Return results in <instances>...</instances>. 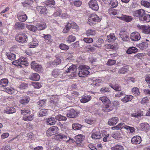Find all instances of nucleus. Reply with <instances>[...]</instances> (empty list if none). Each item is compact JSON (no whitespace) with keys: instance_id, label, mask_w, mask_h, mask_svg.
I'll return each mask as SVG.
<instances>
[{"instance_id":"1","label":"nucleus","mask_w":150,"mask_h":150,"mask_svg":"<svg viewBox=\"0 0 150 150\" xmlns=\"http://www.w3.org/2000/svg\"><path fill=\"white\" fill-rule=\"evenodd\" d=\"M105 105L103 110L106 112H109L113 109V108L111 106L110 102V100L105 96L101 97L99 98Z\"/></svg>"},{"instance_id":"2","label":"nucleus","mask_w":150,"mask_h":150,"mask_svg":"<svg viewBox=\"0 0 150 150\" xmlns=\"http://www.w3.org/2000/svg\"><path fill=\"white\" fill-rule=\"evenodd\" d=\"M80 70L78 75L80 77H84L89 73L88 70L90 69L89 66L86 65H81L79 67Z\"/></svg>"},{"instance_id":"3","label":"nucleus","mask_w":150,"mask_h":150,"mask_svg":"<svg viewBox=\"0 0 150 150\" xmlns=\"http://www.w3.org/2000/svg\"><path fill=\"white\" fill-rule=\"evenodd\" d=\"M16 41L19 43H23L27 42L28 37L27 35L23 33H19L15 37Z\"/></svg>"},{"instance_id":"4","label":"nucleus","mask_w":150,"mask_h":150,"mask_svg":"<svg viewBox=\"0 0 150 150\" xmlns=\"http://www.w3.org/2000/svg\"><path fill=\"white\" fill-rule=\"evenodd\" d=\"M100 19L96 14H91L88 18V23L90 25L92 24H95L96 23H98L100 21Z\"/></svg>"},{"instance_id":"5","label":"nucleus","mask_w":150,"mask_h":150,"mask_svg":"<svg viewBox=\"0 0 150 150\" xmlns=\"http://www.w3.org/2000/svg\"><path fill=\"white\" fill-rule=\"evenodd\" d=\"M12 63L13 64L18 66H21V65L28 66V64L27 61V59L24 57L20 58L19 59L13 61Z\"/></svg>"},{"instance_id":"6","label":"nucleus","mask_w":150,"mask_h":150,"mask_svg":"<svg viewBox=\"0 0 150 150\" xmlns=\"http://www.w3.org/2000/svg\"><path fill=\"white\" fill-rule=\"evenodd\" d=\"M59 132V129L57 126H53L49 128L47 131V134L48 136H51L54 135Z\"/></svg>"},{"instance_id":"7","label":"nucleus","mask_w":150,"mask_h":150,"mask_svg":"<svg viewBox=\"0 0 150 150\" xmlns=\"http://www.w3.org/2000/svg\"><path fill=\"white\" fill-rule=\"evenodd\" d=\"M91 137L93 139H100L101 137L100 130L98 128H95L92 131Z\"/></svg>"},{"instance_id":"8","label":"nucleus","mask_w":150,"mask_h":150,"mask_svg":"<svg viewBox=\"0 0 150 150\" xmlns=\"http://www.w3.org/2000/svg\"><path fill=\"white\" fill-rule=\"evenodd\" d=\"M60 70L59 69H54L52 73V76L54 78H63L64 76L63 75Z\"/></svg>"},{"instance_id":"9","label":"nucleus","mask_w":150,"mask_h":150,"mask_svg":"<svg viewBox=\"0 0 150 150\" xmlns=\"http://www.w3.org/2000/svg\"><path fill=\"white\" fill-rule=\"evenodd\" d=\"M17 17L19 21L22 22L25 21L28 18L27 15L23 11L19 12L17 14Z\"/></svg>"},{"instance_id":"10","label":"nucleus","mask_w":150,"mask_h":150,"mask_svg":"<svg viewBox=\"0 0 150 150\" xmlns=\"http://www.w3.org/2000/svg\"><path fill=\"white\" fill-rule=\"evenodd\" d=\"M89 7L92 10L97 11L99 7L97 1L96 0H91L88 3Z\"/></svg>"},{"instance_id":"11","label":"nucleus","mask_w":150,"mask_h":150,"mask_svg":"<svg viewBox=\"0 0 150 150\" xmlns=\"http://www.w3.org/2000/svg\"><path fill=\"white\" fill-rule=\"evenodd\" d=\"M31 67L32 69L37 72H41L42 70L41 66L35 62H33L31 64Z\"/></svg>"},{"instance_id":"12","label":"nucleus","mask_w":150,"mask_h":150,"mask_svg":"<svg viewBox=\"0 0 150 150\" xmlns=\"http://www.w3.org/2000/svg\"><path fill=\"white\" fill-rule=\"evenodd\" d=\"M64 69H67V70L65 71L66 72H71V73H74L75 72L77 69L76 66L74 65H72L71 66L67 65L65 67Z\"/></svg>"},{"instance_id":"13","label":"nucleus","mask_w":150,"mask_h":150,"mask_svg":"<svg viewBox=\"0 0 150 150\" xmlns=\"http://www.w3.org/2000/svg\"><path fill=\"white\" fill-rule=\"evenodd\" d=\"M83 137L81 135H78L75 137V142L78 146L79 147H83V144L81 143L83 141Z\"/></svg>"},{"instance_id":"14","label":"nucleus","mask_w":150,"mask_h":150,"mask_svg":"<svg viewBox=\"0 0 150 150\" xmlns=\"http://www.w3.org/2000/svg\"><path fill=\"white\" fill-rule=\"evenodd\" d=\"M117 18L120 19L127 22L131 21L132 20V17L131 16H127L122 14L121 16H117Z\"/></svg>"},{"instance_id":"15","label":"nucleus","mask_w":150,"mask_h":150,"mask_svg":"<svg viewBox=\"0 0 150 150\" xmlns=\"http://www.w3.org/2000/svg\"><path fill=\"white\" fill-rule=\"evenodd\" d=\"M130 38L133 41H137L139 40L141 38L139 33L137 32H134L130 35Z\"/></svg>"},{"instance_id":"16","label":"nucleus","mask_w":150,"mask_h":150,"mask_svg":"<svg viewBox=\"0 0 150 150\" xmlns=\"http://www.w3.org/2000/svg\"><path fill=\"white\" fill-rule=\"evenodd\" d=\"M140 20L144 22H149L150 21V15L149 14H146L144 10V13L141 16Z\"/></svg>"},{"instance_id":"17","label":"nucleus","mask_w":150,"mask_h":150,"mask_svg":"<svg viewBox=\"0 0 150 150\" xmlns=\"http://www.w3.org/2000/svg\"><path fill=\"white\" fill-rule=\"evenodd\" d=\"M36 9L42 15H45L47 13V9L45 6H38L37 7Z\"/></svg>"},{"instance_id":"18","label":"nucleus","mask_w":150,"mask_h":150,"mask_svg":"<svg viewBox=\"0 0 150 150\" xmlns=\"http://www.w3.org/2000/svg\"><path fill=\"white\" fill-rule=\"evenodd\" d=\"M119 120L117 117H112L109 120L108 124L110 126H114L118 122Z\"/></svg>"},{"instance_id":"19","label":"nucleus","mask_w":150,"mask_h":150,"mask_svg":"<svg viewBox=\"0 0 150 150\" xmlns=\"http://www.w3.org/2000/svg\"><path fill=\"white\" fill-rule=\"evenodd\" d=\"M120 37L122 38V40L125 41H127L129 40V36L127 35V32L125 31H121L119 33Z\"/></svg>"},{"instance_id":"20","label":"nucleus","mask_w":150,"mask_h":150,"mask_svg":"<svg viewBox=\"0 0 150 150\" xmlns=\"http://www.w3.org/2000/svg\"><path fill=\"white\" fill-rule=\"evenodd\" d=\"M141 141V138L140 136H136L132 138L131 142L133 144H139L140 143Z\"/></svg>"},{"instance_id":"21","label":"nucleus","mask_w":150,"mask_h":150,"mask_svg":"<svg viewBox=\"0 0 150 150\" xmlns=\"http://www.w3.org/2000/svg\"><path fill=\"white\" fill-rule=\"evenodd\" d=\"M14 27L16 30H22L24 28L25 25L23 23L17 22L15 24Z\"/></svg>"},{"instance_id":"22","label":"nucleus","mask_w":150,"mask_h":150,"mask_svg":"<svg viewBox=\"0 0 150 150\" xmlns=\"http://www.w3.org/2000/svg\"><path fill=\"white\" fill-rule=\"evenodd\" d=\"M144 13V10L142 9H139L133 12V15L135 17H138L139 19L142 15Z\"/></svg>"},{"instance_id":"23","label":"nucleus","mask_w":150,"mask_h":150,"mask_svg":"<svg viewBox=\"0 0 150 150\" xmlns=\"http://www.w3.org/2000/svg\"><path fill=\"white\" fill-rule=\"evenodd\" d=\"M38 42L35 38H33L32 42L29 43L28 46L30 48H34L38 45Z\"/></svg>"},{"instance_id":"24","label":"nucleus","mask_w":150,"mask_h":150,"mask_svg":"<svg viewBox=\"0 0 150 150\" xmlns=\"http://www.w3.org/2000/svg\"><path fill=\"white\" fill-rule=\"evenodd\" d=\"M67 137L66 135L60 134L56 135L54 137V139L57 140H62L64 141L66 140Z\"/></svg>"},{"instance_id":"25","label":"nucleus","mask_w":150,"mask_h":150,"mask_svg":"<svg viewBox=\"0 0 150 150\" xmlns=\"http://www.w3.org/2000/svg\"><path fill=\"white\" fill-rule=\"evenodd\" d=\"M33 2L34 1L33 0H25L24 1L22 2V4L24 7L29 8Z\"/></svg>"},{"instance_id":"26","label":"nucleus","mask_w":150,"mask_h":150,"mask_svg":"<svg viewBox=\"0 0 150 150\" xmlns=\"http://www.w3.org/2000/svg\"><path fill=\"white\" fill-rule=\"evenodd\" d=\"M76 112L73 109H72L67 113V116L69 117L74 118L76 116Z\"/></svg>"},{"instance_id":"27","label":"nucleus","mask_w":150,"mask_h":150,"mask_svg":"<svg viewBox=\"0 0 150 150\" xmlns=\"http://www.w3.org/2000/svg\"><path fill=\"white\" fill-rule=\"evenodd\" d=\"M30 79L32 80L37 81L39 80L40 76L37 73H32L30 76Z\"/></svg>"},{"instance_id":"28","label":"nucleus","mask_w":150,"mask_h":150,"mask_svg":"<svg viewBox=\"0 0 150 150\" xmlns=\"http://www.w3.org/2000/svg\"><path fill=\"white\" fill-rule=\"evenodd\" d=\"M16 112V110L13 107H7L4 110L5 113L9 114L13 113Z\"/></svg>"},{"instance_id":"29","label":"nucleus","mask_w":150,"mask_h":150,"mask_svg":"<svg viewBox=\"0 0 150 150\" xmlns=\"http://www.w3.org/2000/svg\"><path fill=\"white\" fill-rule=\"evenodd\" d=\"M8 80L6 79H3L0 81V87H6L8 83Z\"/></svg>"},{"instance_id":"30","label":"nucleus","mask_w":150,"mask_h":150,"mask_svg":"<svg viewBox=\"0 0 150 150\" xmlns=\"http://www.w3.org/2000/svg\"><path fill=\"white\" fill-rule=\"evenodd\" d=\"M133 97L130 95H127L125 96L123 98L121 99V100L124 103L130 101L133 98Z\"/></svg>"},{"instance_id":"31","label":"nucleus","mask_w":150,"mask_h":150,"mask_svg":"<svg viewBox=\"0 0 150 150\" xmlns=\"http://www.w3.org/2000/svg\"><path fill=\"white\" fill-rule=\"evenodd\" d=\"M6 54L8 59L11 61L14 60L16 58V55L10 52H6Z\"/></svg>"},{"instance_id":"32","label":"nucleus","mask_w":150,"mask_h":150,"mask_svg":"<svg viewBox=\"0 0 150 150\" xmlns=\"http://www.w3.org/2000/svg\"><path fill=\"white\" fill-rule=\"evenodd\" d=\"M116 38L113 33H110V35L107 36V40L109 42H112L114 41Z\"/></svg>"},{"instance_id":"33","label":"nucleus","mask_w":150,"mask_h":150,"mask_svg":"<svg viewBox=\"0 0 150 150\" xmlns=\"http://www.w3.org/2000/svg\"><path fill=\"white\" fill-rule=\"evenodd\" d=\"M103 82V81L100 79H96L93 80L92 85L94 86H98L102 84Z\"/></svg>"},{"instance_id":"34","label":"nucleus","mask_w":150,"mask_h":150,"mask_svg":"<svg viewBox=\"0 0 150 150\" xmlns=\"http://www.w3.org/2000/svg\"><path fill=\"white\" fill-rule=\"evenodd\" d=\"M36 26L38 27V30H43L47 27L46 23L44 22H40L37 23Z\"/></svg>"},{"instance_id":"35","label":"nucleus","mask_w":150,"mask_h":150,"mask_svg":"<svg viewBox=\"0 0 150 150\" xmlns=\"http://www.w3.org/2000/svg\"><path fill=\"white\" fill-rule=\"evenodd\" d=\"M109 86L114 90L116 91H120L121 90V87L118 84H115V85H112L110 83L109 85Z\"/></svg>"},{"instance_id":"36","label":"nucleus","mask_w":150,"mask_h":150,"mask_svg":"<svg viewBox=\"0 0 150 150\" xmlns=\"http://www.w3.org/2000/svg\"><path fill=\"white\" fill-rule=\"evenodd\" d=\"M104 42V40L102 39H99L93 45L96 47H100L101 46V44H103Z\"/></svg>"},{"instance_id":"37","label":"nucleus","mask_w":150,"mask_h":150,"mask_svg":"<svg viewBox=\"0 0 150 150\" xmlns=\"http://www.w3.org/2000/svg\"><path fill=\"white\" fill-rule=\"evenodd\" d=\"M56 117L54 118L53 117H51L48 118L47 119L46 121L48 124L50 125H54L56 122Z\"/></svg>"},{"instance_id":"38","label":"nucleus","mask_w":150,"mask_h":150,"mask_svg":"<svg viewBox=\"0 0 150 150\" xmlns=\"http://www.w3.org/2000/svg\"><path fill=\"white\" fill-rule=\"evenodd\" d=\"M42 37L44 38L45 42L48 44H50L52 42V40L51 39V36L50 35H45L44 34Z\"/></svg>"},{"instance_id":"39","label":"nucleus","mask_w":150,"mask_h":150,"mask_svg":"<svg viewBox=\"0 0 150 150\" xmlns=\"http://www.w3.org/2000/svg\"><path fill=\"white\" fill-rule=\"evenodd\" d=\"M91 99V96L90 95L84 96L80 100L81 103H85L88 102Z\"/></svg>"},{"instance_id":"40","label":"nucleus","mask_w":150,"mask_h":150,"mask_svg":"<svg viewBox=\"0 0 150 150\" xmlns=\"http://www.w3.org/2000/svg\"><path fill=\"white\" fill-rule=\"evenodd\" d=\"M71 4H74L76 7H80L82 4V1L80 0L69 1Z\"/></svg>"},{"instance_id":"41","label":"nucleus","mask_w":150,"mask_h":150,"mask_svg":"<svg viewBox=\"0 0 150 150\" xmlns=\"http://www.w3.org/2000/svg\"><path fill=\"white\" fill-rule=\"evenodd\" d=\"M138 50L136 47H130L127 51V53L129 54L135 53Z\"/></svg>"},{"instance_id":"42","label":"nucleus","mask_w":150,"mask_h":150,"mask_svg":"<svg viewBox=\"0 0 150 150\" xmlns=\"http://www.w3.org/2000/svg\"><path fill=\"white\" fill-rule=\"evenodd\" d=\"M143 29V32L146 34H150V26H143L142 27Z\"/></svg>"},{"instance_id":"43","label":"nucleus","mask_w":150,"mask_h":150,"mask_svg":"<svg viewBox=\"0 0 150 150\" xmlns=\"http://www.w3.org/2000/svg\"><path fill=\"white\" fill-rule=\"evenodd\" d=\"M95 31L94 30L89 29L86 31V34L87 36H93L96 34Z\"/></svg>"},{"instance_id":"44","label":"nucleus","mask_w":150,"mask_h":150,"mask_svg":"<svg viewBox=\"0 0 150 150\" xmlns=\"http://www.w3.org/2000/svg\"><path fill=\"white\" fill-rule=\"evenodd\" d=\"M48 114V111L45 109H41L39 112V117H42L47 115Z\"/></svg>"},{"instance_id":"45","label":"nucleus","mask_w":150,"mask_h":150,"mask_svg":"<svg viewBox=\"0 0 150 150\" xmlns=\"http://www.w3.org/2000/svg\"><path fill=\"white\" fill-rule=\"evenodd\" d=\"M71 27V25L70 23H68L65 26V28L63 30V33H67L69 31Z\"/></svg>"},{"instance_id":"46","label":"nucleus","mask_w":150,"mask_h":150,"mask_svg":"<svg viewBox=\"0 0 150 150\" xmlns=\"http://www.w3.org/2000/svg\"><path fill=\"white\" fill-rule=\"evenodd\" d=\"M141 126L142 127L143 130L147 132L150 128L149 125L147 123L141 124Z\"/></svg>"},{"instance_id":"47","label":"nucleus","mask_w":150,"mask_h":150,"mask_svg":"<svg viewBox=\"0 0 150 150\" xmlns=\"http://www.w3.org/2000/svg\"><path fill=\"white\" fill-rule=\"evenodd\" d=\"M148 46V43L145 42H143L139 45V47L141 50L146 49L147 47Z\"/></svg>"},{"instance_id":"48","label":"nucleus","mask_w":150,"mask_h":150,"mask_svg":"<svg viewBox=\"0 0 150 150\" xmlns=\"http://www.w3.org/2000/svg\"><path fill=\"white\" fill-rule=\"evenodd\" d=\"M129 68L128 66L122 68L118 71V73L119 74H124L128 71Z\"/></svg>"},{"instance_id":"49","label":"nucleus","mask_w":150,"mask_h":150,"mask_svg":"<svg viewBox=\"0 0 150 150\" xmlns=\"http://www.w3.org/2000/svg\"><path fill=\"white\" fill-rule=\"evenodd\" d=\"M60 17L62 19H67L70 18V16L66 12H63L62 11V12L60 15Z\"/></svg>"},{"instance_id":"50","label":"nucleus","mask_w":150,"mask_h":150,"mask_svg":"<svg viewBox=\"0 0 150 150\" xmlns=\"http://www.w3.org/2000/svg\"><path fill=\"white\" fill-rule=\"evenodd\" d=\"M62 12V10L60 8H58L56 11L55 12L52 16L55 17L59 16L60 17L61 13Z\"/></svg>"},{"instance_id":"51","label":"nucleus","mask_w":150,"mask_h":150,"mask_svg":"<svg viewBox=\"0 0 150 150\" xmlns=\"http://www.w3.org/2000/svg\"><path fill=\"white\" fill-rule=\"evenodd\" d=\"M76 38L75 36L72 35H69L67 38V42L69 43H70L76 40Z\"/></svg>"},{"instance_id":"52","label":"nucleus","mask_w":150,"mask_h":150,"mask_svg":"<svg viewBox=\"0 0 150 150\" xmlns=\"http://www.w3.org/2000/svg\"><path fill=\"white\" fill-rule=\"evenodd\" d=\"M56 119L59 121H65L67 120V118L59 114L55 116Z\"/></svg>"},{"instance_id":"53","label":"nucleus","mask_w":150,"mask_h":150,"mask_svg":"<svg viewBox=\"0 0 150 150\" xmlns=\"http://www.w3.org/2000/svg\"><path fill=\"white\" fill-rule=\"evenodd\" d=\"M123 146L121 145L117 144L111 148V150H123Z\"/></svg>"},{"instance_id":"54","label":"nucleus","mask_w":150,"mask_h":150,"mask_svg":"<svg viewBox=\"0 0 150 150\" xmlns=\"http://www.w3.org/2000/svg\"><path fill=\"white\" fill-rule=\"evenodd\" d=\"M4 91H5L6 92L8 93V94H11V93H14V89L10 87H7L6 88H4Z\"/></svg>"},{"instance_id":"55","label":"nucleus","mask_w":150,"mask_h":150,"mask_svg":"<svg viewBox=\"0 0 150 150\" xmlns=\"http://www.w3.org/2000/svg\"><path fill=\"white\" fill-rule=\"evenodd\" d=\"M27 27L29 30L34 32H35L38 30L37 27H36L32 25H28Z\"/></svg>"},{"instance_id":"56","label":"nucleus","mask_w":150,"mask_h":150,"mask_svg":"<svg viewBox=\"0 0 150 150\" xmlns=\"http://www.w3.org/2000/svg\"><path fill=\"white\" fill-rule=\"evenodd\" d=\"M141 4L144 6L149 8L150 7V3L145 1H142L141 2Z\"/></svg>"},{"instance_id":"57","label":"nucleus","mask_w":150,"mask_h":150,"mask_svg":"<svg viewBox=\"0 0 150 150\" xmlns=\"http://www.w3.org/2000/svg\"><path fill=\"white\" fill-rule=\"evenodd\" d=\"M34 117V115L33 114H31L29 116H25L23 117V119L25 121H31L33 120Z\"/></svg>"},{"instance_id":"58","label":"nucleus","mask_w":150,"mask_h":150,"mask_svg":"<svg viewBox=\"0 0 150 150\" xmlns=\"http://www.w3.org/2000/svg\"><path fill=\"white\" fill-rule=\"evenodd\" d=\"M60 49L63 50H67L69 49L68 46L64 44H61L59 45Z\"/></svg>"},{"instance_id":"59","label":"nucleus","mask_w":150,"mask_h":150,"mask_svg":"<svg viewBox=\"0 0 150 150\" xmlns=\"http://www.w3.org/2000/svg\"><path fill=\"white\" fill-rule=\"evenodd\" d=\"M57 96L56 94L53 95L51 96L50 98L51 101L53 103L57 102Z\"/></svg>"},{"instance_id":"60","label":"nucleus","mask_w":150,"mask_h":150,"mask_svg":"<svg viewBox=\"0 0 150 150\" xmlns=\"http://www.w3.org/2000/svg\"><path fill=\"white\" fill-rule=\"evenodd\" d=\"M81 125L75 123L72 125V127L74 130H79L81 128Z\"/></svg>"},{"instance_id":"61","label":"nucleus","mask_w":150,"mask_h":150,"mask_svg":"<svg viewBox=\"0 0 150 150\" xmlns=\"http://www.w3.org/2000/svg\"><path fill=\"white\" fill-rule=\"evenodd\" d=\"M32 84L35 88H39L42 86L41 83L38 82H33Z\"/></svg>"},{"instance_id":"62","label":"nucleus","mask_w":150,"mask_h":150,"mask_svg":"<svg viewBox=\"0 0 150 150\" xmlns=\"http://www.w3.org/2000/svg\"><path fill=\"white\" fill-rule=\"evenodd\" d=\"M110 4L113 8H115L117 6L118 2L117 0H112L110 1Z\"/></svg>"},{"instance_id":"63","label":"nucleus","mask_w":150,"mask_h":150,"mask_svg":"<svg viewBox=\"0 0 150 150\" xmlns=\"http://www.w3.org/2000/svg\"><path fill=\"white\" fill-rule=\"evenodd\" d=\"M116 63V61L115 60L109 59L108 60L106 64L108 65L111 66L114 65Z\"/></svg>"},{"instance_id":"64","label":"nucleus","mask_w":150,"mask_h":150,"mask_svg":"<svg viewBox=\"0 0 150 150\" xmlns=\"http://www.w3.org/2000/svg\"><path fill=\"white\" fill-rule=\"evenodd\" d=\"M101 93H107L110 92V90L108 87H104L102 88L100 90Z\"/></svg>"}]
</instances>
